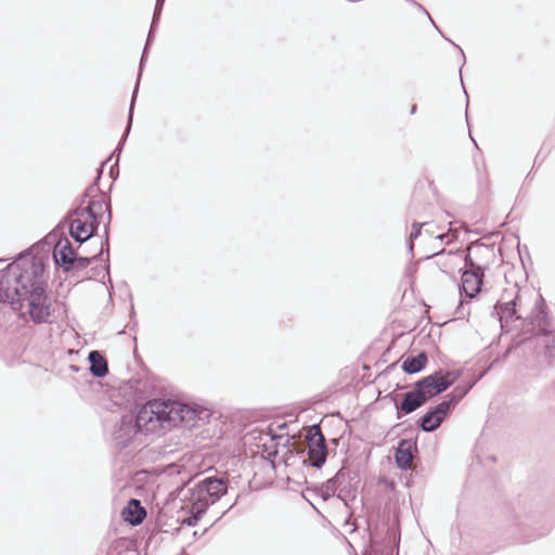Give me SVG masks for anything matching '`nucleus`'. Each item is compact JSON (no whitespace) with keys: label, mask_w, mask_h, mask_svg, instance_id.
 Returning a JSON list of instances; mask_svg holds the SVG:
<instances>
[{"label":"nucleus","mask_w":555,"mask_h":555,"mask_svg":"<svg viewBox=\"0 0 555 555\" xmlns=\"http://www.w3.org/2000/svg\"><path fill=\"white\" fill-rule=\"evenodd\" d=\"M43 263L25 256L10 263L0 279V301L26 310L37 323H51L52 307L43 287Z\"/></svg>","instance_id":"1"},{"label":"nucleus","mask_w":555,"mask_h":555,"mask_svg":"<svg viewBox=\"0 0 555 555\" xmlns=\"http://www.w3.org/2000/svg\"><path fill=\"white\" fill-rule=\"evenodd\" d=\"M425 223H418V222H414L412 224V232L410 233V246L409 248L412 250L413 249V241L416 240L420 234H421V230L423 228Z\"/></svg>","instance_id":"29"},{"label":"nucleus","mask_w":555,"mask_h":555,"mask_svg":"<svg viewBox=\"0 0 555 555\" xmlns=\"http://www.w3.org/2000/svg\"><path fill=\"white\" fill-rule=\"evenodd\" d=\"M96 189L92 185L83 194L82 203L86 198L91 196V193L95 192ZM68 225L70 236L79 244L87 242L93 236L99 222L93 221L92 216L82 209V205L70 211L65 220Z\"/></svg>","instance_id":"3"},{"label":"nucleus","mask_w":555,"mask_h":555,"mask_svg":"<svg viewBox=\"0 0 555 555\" xmlns=\"http://www.w3.org/2000/svg\"><path fill=\"white\" fill-rule=\"evenodd\" d=\"M514 296H521L519 294V289L517 288V285H513L511 288L505 289L499 301L511 300V299H513Z\"/></svg>","instance_id":"30"},{"label":"nucleus","mask_w":555,"mask_h":555,"mask_svg":"<svg viewBox=\"0 0 555 555\" xmlns=\"http://www.w3.org/2000/svg\"><path fill=\"white\" fill-rule=\"evenodd\" d=\"M527 319L530 320V323L539 333L545 334L547 332V315L544 309V300L541 296L537 298L535 305Z\"/></svg>","instance_id":"16"},{"label":"nucleus","mask_w":555,"mask_h":555,"mask_svg":"<svg viewBox=\"0 0 555 555\" xmlns=\"http://www.w3.org/2000/svg\"><path fill=\"white\" fill-rule=\"evenodd\" d=\"M337 496L343 501H347L348 499L354 498V491L348 489L345 481L339 486Z\"/></svg>","instance_id":"28"},{"label":"nucleus","mask_w":555,"mask_h":555,"mask_svg":"<svg viewBox=\"0 0 555 555\" xmlns=\"http://www.w3.org/2000/svg\"><path fill=\"white\" fill-rule=\"evenodd\" d=\"M124 519L129 524L137 526L140 525L146 516L144 507H142L140 501L131 499L127 507L122 512Z\"/></svg>","instance_id":"17"},{"label":"nucleus","mask_w":555,"mask_h":555,"mask_svg":"<svg viewBox=\"0 0 555 555\" xmlns=\"http://www.w3.org/2000/svg\"><path fill=\"white\" fill-rule=\"evenodd\" d=\"M427 363V356L424 352L415 357L406 358L402 363V370L408 374H415L422 371Z\"/></svg>","instance_id":"21"},{"label":"nucleus","mask_w":555,"mask_h":555,"mask_svg":"<svg viewBox=\"0 0 555 555\" xmlns=\"http://www.w3.org/2000/svg\"><path fill=\"white\" fill-rule=\"evenodd\" d=\"M469 391L468 387H455L449 395L446 396L444 400L440 403L448 404V412L450 413L451 409L454 408Z\"/></svg>","instance_id":"23"},{"label":"nucleus","mask_w":555,"mask_h":555,"mask_svg":"<svg viewBox=\"0 0 555 555\" xmlns=\"http://www.w3.org/2000/svg\"><path fill=\"white\" fill-rule=\"evenodd\" d=\"M415 109H416V106H415V105H413V106H412V114L415 112Z\"/></svg>","instance_id":"37"},{"label":"nucleus","mask_w":555,"mask_h":555,"mask_svg":"<svg viewBox=\"0 0 555 555\" xmlns=\"http://www.w3.org/2000/svg\"><path fill=\"white\" fill-rule=\"evenodd\" d=\"M75 255L76 253L68 238L64 237L57 241L53 250L56 264L63 267L65 271H69L74 267Z\"/></svg>","instance_id":"11"},{"label":"nucleus","mask_w":555,"mask_h":555,"mask_svg":"<svg viewBox=\"0 0 555 555\" xmlns=\"http://www.w3.org/2000/svg\"><path fill=\"white\" fill-rule=\"evenodd\" d=\"M137 433H128V427L122 426V417L120 418L118 428L114 431V439L120 443L126 444Z\"/></svg>","instance_id":"25"},{"label":"nucleus","mask_w":555,"mask_h":555,"mask_svg":"<svg viewBox=\"0 0 555 555\" xmlns=\"http://www.w3.org/2000/svg\"><path fill=\"white\" fill-rule=\"evenodd\" d=\"M164 2H165V0H157L156 1V5H155V10H154V15H153V21H152L151 29H150V33H149V36H147V39H146V44H145V48H144V51H143V54H142V57H141V62H140V69L142 68V63H143L145 54H146L147 46L152 41L153 33H154L156 24H157V22L159 20Z\"/></svg>","instance_id":"24"},{"label":"nucleus","mask_w":555,"mask_h":555,"mask_svg":"<svg viewBox=\"0 0 555 555\" xmlns=\"http://www.w3.org/2000/svg\"><path fill=\"white\" fill-rule=\"evenodd\" d=\"M483 273L485 271H479L475 268L465 270L462 273L461 294H465L469 299L474 298L480 292Z\"/></svg>","instance_id":"9"},{"label":"nucleus","mask_w":555,"mask_h":555,"mask_svg":"<svg viewBox=\"0 0 555 555\" xmlns=\"http://www.w3.org/2000/svg\"><path fill=\"white\" fill-rule=\"evenodd\" d=\"M137 85H139V82H137ZM137 93H138V86H135L134 88V91H133V94H132V99H131V103H130V108H129V115H128V125L126 127V130H125V133L119 142V145L117 147L116 151H118V153H120L121 151V145L125 143L129 132H130V129H131V124H132V116H133V106H134V101H135V96H137Z\"/></svg>","instance_id":"26"},{"label":"nucleus","mask_w":555,"mask_h":555,"mask_svg":"<svg viewBox=\"0 0 555 555\" xmlns=\"http://www.w3.org/2000/svg\"><path fill=\"white\" fill-rule=\"evenodd\" d=\"M413 448H415V442H413L412 440H400L395 452V462L400 469L405 470L410 468L413 460Z\"/></svg>","instance_id":"15"},{"label":"nucleus","mask_w":555,"mask_h":555,"mask_svg":"<svg viewBox=\"0 0 555 555\" xmlns=\"http://www.w3.org/2000/svg\"><path fill=\"white\" fill-rule=\"evenodd\" d=\"M459 377L460 372L456 371H438L416 382L415 387L424 396L425 402H427L429 399L447 390Z\"/></svg>","instance_id":"4"},{"label":"nucleus","mask_w":555,"mask_h":555,"mask_svg":"<svg viewBox=\"0 0 555 555\" xmlns=\"http://www.w3.org/2000/svg\"><path fill=\"white\" fill-rule=\"evenodd\" d=\"M90 372L95 377H104L108 373L106 359L96 350L90 351L88 356Z\"/></svg>","instance_id":"20"},{"label":"nucleus","mask_w":555,"mask_h":555,"mask_svg":"<svg viewBox=\"0 0 555 555\" xmlns=\"http://www.w3.org/2000/svg\"><path fill=\"white\" fill-rule=\"evenodd\" d=\"M307 438L309 441V460L312 466L319 468L325 463L327 456V447L325 443V438L318 425H314L310 429Z\"/></svg>","instance_id":"7"},{"label":"nucleus","mask_w":555,"mask_h":555,"mask_svg":"<svg viewBox=\"0 0 555 555\" xmlns=\"http://www.w3.org/2000/svg\"><path fill=\"white\" fill-rule=\"evenodd\" d=\"M453 46H455L460 51H461V54L463 56V60L465 61V55H464V51L459 47L456 46L454 42H452Z\"/></svg>","instance_id":"35"},{"label":"nucleus","mask_w":555,"mask_h":555,"mask_svg":"<svg viewBox=\"0 0 555 555\" xmlns=\"http://www.w3.org/2000/svg\"><path fill=\"white\" fill-rule=\"evenodd\" d=\"M347 477L348 473L341 468L333 478L328 479L323 490L324 500L334 495L335 492L338 491L339 486L347 481Z\"/></svg>","instance_id":"22"},{"label":"nucleus","mask_w":555,"mask_h":555,"mask_svg":"<svg viewBox=\"0 0 555 555\" xmlns=\"http://www.w3.org/2000/svg\"><path fill=\"white\" fill-rule=\"evenodd\" d=\"M433 257L437 259V264L441 271L449 275H453L455 268L463 261V253L459 249L448 253L442 249L434 254Z\"/></svg>","instance_id":"13"},{"label":"nucleus","mask_w":555,"mask_h":555,"mask_svg":"<svg viewBox=\"0 0 555 555\" xmlns=\"http://www.w3.org/2000/svg\"><path fill=\"white\" fill-rule=\"evenodd\" d=\"M91 216L93 221L99 222L98 218L104 211L107 212V222L105 224V234L108 233V224L112 219L111 207L104 201H89L86 206H82Z\"/></svg>","instance_id":"19"},{"label":"nucleus","mask_w":555,"mask_h":555,"mask_svg":"<svg viewBox=\"0 0 555 555\" xmlns=\"http://www.w3.org/2000/svg\"><path fill=\"white\" fill-rule=\"evenodd\" d=\"M164 408L163 400H151L140 408L135 417L122 415V426L128 427V433H153L158 428H164L160 418Z\"/></svg>","instance_id":"2"},{"label":"nucleus","mask_w":555,"mask_h":555,"mask_svg":"<svg viewBox=\"0 0 555 555\" xmlns=\"http://www.w3.org/2000/svg\"><path fill=\"white\" fill-rule=\"evenodd\" d=\"M96 258V256H93V257H79L77 255H75V261H74V267L72 269H85L87 268L94 259Z\"/></svg>","instance_id":"27"},{"label":"nucleus","mask_w":555,"mask_h":555,"mask_svg":"<svg viewBox=\"0 0 555 555\" xmlns=\"http://www.w3.org/2000/svg\"><path fill=\"white\" fill-rule=\"evenodd\" d=\"M366 555H376L375 548H372L370 552L366 553Z\"/></svg>","instance_id":"36"},{"label":"nucleus","mask_w":555,"mask_h":555,"mask_svg":"<svg viewBox=\"0 0 555 555\" xmlns=\"http://www.w3.org/2000/svg\"><path fill=\"white\" fill-rule=\"evenodd\" d=\"M203 485H205L207 491L210 494V498L215 502H217L221 496H223L227 493V481L223 478H219L216 476L206 477L203 480H201Z\"/></svg>","instance_id":"18"},{"label":"nucleus","mask_w":555,"mask_h":555,"mask_svg":"<svg viewBox=\"0 0 555 555\" xmlns=\"http://www.w3.org/2000/svg\"><path fill=\"white\" fill-rule=\"evenodd\" d=\"M455 314L457 315L459 319H463L465 318V315L469 314V310L465 308L463 301H461V304L459 305Z\"/></svg>","instance_id":"31"},{"label":"nucleus","mask_w":555,"mask_h":555,"mask_svg":"<svg viewBox=\"0 0 555 555\" xmlns=\"http://www.w3.org/2000/svg\"><path fill=\"white\" fill-rule=\"evenodd\" d=\"M494 258V247L487 244L475 242L470 244L467 254H463V261L468 268H475L479 271L488 269Z\"/></svg>","instance_id":"6"},{"label":"nucleus","mask_w":555,"mask_h":555,"mask_svg":"<svg viewBox=\"0 0 555 555\" xmlns=\"http://www.w3.org/2000/svg\"><path fill=\"white\" fill-rule=\"evenodd\" d=\"M416 5V8L422 11L426 16L427 18L430 21V23L436 27V29L439 31L438 27L436 26L435 22L433 21L430 14L427 12V10L420 3H414Z\"/></svg>","instance_id":"33"},{"label":"nucleus","mask_w":555,"mask_h":555,"mask_svg":"<svg viewBox=\"0 0 555 555\" xmlns=\"http://www.w3.org/2000/svg\"><path fill=\"white\" fill-rule=\"evenodd\" d=\"M424 396L420 393V390L414 386V389L403 393L402 401L400 404H396L398 410L397 418L401 417L400 412L403 414H410L425 404Z\"/></svg>","instance_id":"14"},{"label":"nucleus","mask_w":555,"mask_h":555,"mask_svg":"<svg viewBox=\"0 0 555 555\" xmlns=\"http://www.w3.org/2000/svg\"><path fill=\"white\" fill-rule=\"evenodd\" d=\"M521 296H514L511 300L498 301L494 306V313L496 314L502 328L514 320H520L522 317L518 313L521 306Z\"/></svg>","instance_id":"8"},{"label":"nucleus","mask_w":555,"mask_h":555,"mask_svg":"<svg viewBox=\"0 0 555 555\" xmlns=\"http://www.w3.org/2000/svg\"><path fill=\"white\" fill-rule=\"evenodd\" d=\"M191 514L192 515L188 518V525L194 526V525H196V522L198 521V519L201 518V516L203 514H196V513H193L192 511H191Z\"/></svg>","instance_id":"32"},{"label":"nucleus","mask_w":555,"mask_h":555,"mask_svg":"<svg viewBox=\"0 0 555 555\" xmlns=\"http://www.w3.org/2000/svg\"><path fill=\"white\" fill-rule=\"evenodd\" d=\"M448 414V404L439 403L420 420V427L423 431L431 433L442 424Z\"/></svg>","instance_id":"10"},{"label":"nucleus","mask_w":555,"mask_h":555,"mask_svg":"<svg viewBox=\"0 0 555 555\" xmlns=\"http://www.w3.org/2000/svg\"><path fill=\"white\" fill-rule=\"evenodd\" d=\"M164 408L162 411V421L164 428L178 426L179 424L184 423L185 425H190L195 420V411L189 405L171 400H163Z\"/></svg>","instance_id":"5"},{"label":"nucleus","mask_w":555,"mask_h":555,"mask_svg":"<svg viewBox=\"0 0 555 555\" xmlns=\"http://www.w3.org/2000/svg\"><path fill=\"white\" fill-rule=\"evenodd\" d=\"M448 237H449V233L438 235V238L441 241H443L444 238H448Z\"/></svg>","instance_id":"34"},{"label":"nucleus","mask_w":555,"mask_h":555,"mask_svg":"<svg viewBox=\"0 0 555 555\" xmlns=\"http://www.w3.org/2000/svg\"><path fill=\"white\" fill-rule=\"evenodd\" d=\"M205 487L202 481H198L193 489L189 490L191 492L190 502L193 513L204 514L215 503Z\"/></svg>","instance_id":"12"}]
</instances>
